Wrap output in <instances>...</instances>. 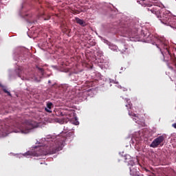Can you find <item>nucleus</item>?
<instances>
[{
    "instance_id": "nucleus-12",
    "label": "nucleus",
    "mask_w": 176,
    "mask_h": 176,
    "mask_svg": "<svg viewBox=\"0 0 176 176\" xmlns=\"http://www.w3.org/2000/svg\"><path fill=\"white\" fill-rule=\"evenodd\" d=\"M36 68L41 72V74L42 75V76H43V74L45 73V70L43 69V68H41L39 67H37Z\"/></svg>"
},
{
    "instance_id": "nucleus-2",
    "label": "nucleus",
    "mask_w": 176,
    "mask_h": 176,
    "mask_svg": "<svg viewBox=\"0 0 176 176\" xmlns=\"http://www.w3.org/2000/svg\"><path fill=\"white\" fill-rule=\"evenodd\" d=\"M38 127H39L38 122L26 120L20 126V130L23 134H28V133H31V130L38 129Z\"/></svg>"
},
{
    "instance_id": "nucleus-6",
    "label": "nucleus",
    "mask_w": 176,
    "mask_h": 176,
    "mask_svg": "<svg viewBox=\"0 0 176 176\" xmlns=\"http://www.w3.org/2000/svg\"><path fill=\"white\" fill-rule=\"evenodd\" d=\"M56 120L60 124H64V123H68L69 122V119L67 118H57Z\"/></svg>"
},
{
    "instance_id": "nucleus-17",
    "label": "nucleus",
    "mask_w": 176,
    "mask_h": 176,
    "mask_svg": "<svg viewBox=\"0 0 176 176\" xmlns=\"http://www.w3.org/2000/svg\"><path fill=\"white\" fill-rule=\"evenodd\" d=\"M50 19V16H47V18H44V20H49Z\"/></svg>"
},
{
    "instance_id": "nucleus-3",
    "label": "nucleus",
    "mask_w": 176,
    "mask_h": 176,
    "mask_svg": "<svg viewBox=\"0 0 176 176\" xmlns=\"http://www.w3.org/2000/svg\"><path fill=\"white\" fill-rule=\"evenodd\" d=\"M156 46L158 49H160V51L161 52L163 59L164 60V54H163V52H162V49H164L168 56L170 58L171 55L170 54V51H168V41H166L164 38H160L157 41Z\"/></svg>"
},
{
    "instance_id": "nucleus-19",
    "label": "nucleus",
    "mask_w": 176,
    "mask_h": 176,
    "mask_svg": "<svg viewBox=\"0 0 176 176\" xmlns=\"http://www.w3.org/2000/svg\"><path fill=\"white\" fill-rule=\"evenodd\" d=\"M48 83H52V81H51V80H49V81H48Z\"/></svg>"
},
{
    "instance_id": "nucleus-20",
    "label": "nucleus",
    "mask_w": 176,
    "mask_h": 176,
    "mask_svg": "<svg viewBox=\"0 0 176 176\" xmlns=\"http://www.w3.org/2000/svg\"><path fill=\"white\" fill-rule=\"evenodd\" d=\"M129 108H131V105L129 104Z\"/></svg>"
},
{
    "instance_id": "nucleus-10",
    "label": "nucleus",
    "mask_w": 176,
    "mask_h": 176,
    "mask_svg": "<svg viewBox=\"0 0 176 176\" xmlns=\"http://www.w3.org/2000/svg\"><path fill=\"white\" fill-rule=\"evenodd\" d=\"M6 131H8V130L3 128V125L0 124V135H5L3 133H6Z\"/></svg>"
},
{
    "instance_id": "nucleus-9",
    "label": "nucleus",
    "mask_w": 176,
    "mask_h": 176,
    "mask_svg": "<svg viewBox=\"0 0 176 176\" xmlns=\"http://www.w3.org/2000/svg\"><path fill=\"white\" fill-rule=\"evenodd\" d=\"M52 107H53V103L48 102L47 104V108H45L46 112H48L49 113H52V111L50 110L52 109Z\"/></svg>"
},
{
    "instance_id": "nucleus-8",
    "label": "nucleus",
    "mask_w": 176,
    "mask_h": 176,
    "mask_svg": "<svg viewBox=\"0 0 176 176\" xmlns=\"http://www.w3.org/2000/svg\"><path fill=\"white\" fill-rule=\"evenodd\" d=\"M75 20H76V22L77 23V24H79L82 27H86V22H85L83 20H82L78 17H76Z\"/></svg>"
},
{
    "instance_id": "nucleus-5",
    "label": "nucleus",
    "mask_w": 176,
    "mask_h": 176,
    "mask_svg": "<svg viewBox=\"0 0 176 176\" xmlns=\"http://www.w3.org/2000/svg\"><path fill=\"white\" fill-rule=\"evenodd\" d=\"M164 141V136L163 135H160L159 137H157V138H155L150 144V147L151 148H157V146H159V145H160V146H163V142Z\"/></svg>"
},
{
    "instance_id": "nucleus-15",
    "label": "nucleus",
    "mask_w": 176,
    "mask_h": 176,
    "mask_svg": "<svg viewBox=\"0 0 176 176\" xmlns=\"http://www.w3.org/2000/svg\"><path fill=\"white\" fill-rule=\"evenodd\" d=\"M74 124H75L76 126H78V124H79V121H76V122H74Z\"/></svg>"
},
{
    "instance_id": "nucleus-7",
    "label": "nucleus",
    "mask_w": 176,
    "mask_h": 176,
    "mask_svg": "<svg viewBox=\"0 0 176 176\" xmlns=\"http://www.w3.org/2000/svg\"><path fill=\"white\" fill-rule=\"evenodd\" d=\"M129 116L132 117L133 120H134V122H135V123H137V122H138V120L140 119L138 118V116H137V114L134 113L133 112H129Z\"/></svg>"
},
{
    "instance_id": "nucleus-14",
    "label": "nucleus",
    "mask_w": 176,
    "mask_h": 176,
    "mask_svg": "<svg viewBox=\"0 0 176 176\" xmlns=\"http://www.w3.org/2000/svg\"><path fill=\"white\" fill-rule=\"evenodd\" d=\"M128 49L129 47H127V45H124L122 48V52H126V50H127Z\"/></svg>"
},
{
    "instance_id": "nucleus-11",
    "label": "nucleus",
    "mask_w": 176,
    "mask_h": 176,
    "mask_svg": "<svg viewBox=\"0 0 176 176\" xmlns=\"http://www.w3.org/2000/svg\"><path fill=\"white\" fill-rule=\"evenodd\" d=\"M16 74L19 78H21V76H23V67H19L18 69H16Z\"/></svg>"
},
{
    "instance_id": "nucleus-18",
    "label": "nucleus",
    "mask_w": 176,
    "mask_h": 176,
    "mask_svg": "<svg viewBox=\"0 0 176 176\" xmlns=\"http://www.w3.org/2000/svg\"><path fill=\"white\" fill-rule=\"evenodd\" d=\"M169 68H170V69H174V67H173V66H169Z\"/></svg>"
},
{
    "instance_id": "nucleus-13",
    "label": "nucleus",
    "mask_w": 176,
    "mask_h": 176,
    "mask_svg": "<svg viewBox=\"0 0 176 176\" xmlns=\"http://www.w3.org/2000/svg\"><path fill=\"white\" fill-rule=\"evenodd\" d=\"M3 91H4V93H6L8 94V96H12V94H10V92L9 91H8V89H3Z\"/></svg>"
},
{
    "instance_id": "nucleus-4",
    "label": "nucleus",
    "mask_w": 176,
    "mask_h": 176,
    "mask_svg": "<svg viewBox=\"0 0 176 176\" xmlns=\"http://www.w3.org/2000/svg\"><path fill=\"white\" fill-rule=\"evenodd\" d=\"M63 142H64L63 140L60 142H56L55 145L50 146L45 153H43V155H54V153H57V152H59V151L63 149Z\"/></svg>"
},
{
    "instance_id": "nucleus-1",
    "label": "nucleus",
    "mask_w": 176,
    "mask_h": 176,
    "mask_svg": "<svg viewBox=\"0 0 176 176\" xmlns=\"http://www.w3.org/2000/svg\"><path fill=\"white\" fill-rule=\"evenodd\" d=\"M138 2L144 8L147 7V10H148V12L155 14L157 17H160V20L163 24H165V25H170V27H171V25L173 24L171 21L174 20V18L170 16V14L168 13L167 11L164 12L163 14H161L160 11L157 10V8L155 6L152 7V3H151L149 0H139Z\"/></svg>"
},
{
    "instance_id": "nucleus-16",
    "label": "nucleus",
    "mask_w": 176,
    "mask_h": 176,
    "mask_svg": "<svg viewBox=\"0 0 176 176\" xmlns=\"http://www.w3.org/2000/svg\"><path fill=\"white\" fill-rule=\"evenodd\" d=\"M172 126L174 127V129H176V123L173 124Z\"/></svg>"
}]
</instances>
